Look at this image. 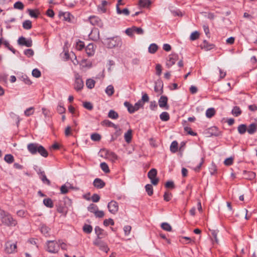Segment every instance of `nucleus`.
Masks as SVG:
<instances>
[{"label": "nucleus", "instance_id": "nucleus-1", "mask_svg": "<svg viewBox=\"0 0 257 257\" xmlns=\"http://www.w3.org/2000/svg\"><path fill=\"white\" fill-rule=\"evenodd\" d=\"M27 149L32 155H36L37 153L41 156L46 158L48 156V151L42 145L38 143H30L27 145Z\"/></svg>", "mask_w": 257, "mask_h": 257}, {"label": "nucleus", "instance_id": "nucleus-2", "mask_svg": "<svg viewBox=\"0 0 257 257\" xmlns=\"http://www.w3.org/2000/svg\"><path fill=\"white\" fill-rule=\"evenodd\" d=\"M0 219L1 222L4 225L8 226H15L17 224V221L12 215L7 212H3Z\"/></svg>", "mask_w": 257, "mask_h": 257}, {"label": "nucleus", "instance_id": "nucleus-3", "mask_svg": "<svg viewBox=\"0 0 257 257\" xmlns=\"http://www.w3.org/2000/svg\"><path fill=\"white\" fill-rule=\"evenodd\" d=\"M104 44L109 48H113L120 46L121 41L119 37H114L108 38L104 40Z\"/></svg>", "mask_w": 257, "mask_h": 257}, {"label": "nucleus", "instance_id": "nucleus-4", "mask_svg": "<svg viewBox=\"0 0 257 257\" xmlns=\"http://www.w3.org/2000/svg\"><path fill=\"white\" fill-rule=\"evenodd\" d=\"M47 250L51 253L57 252L59 249V244L56 241L49 240L47 242Z\"/></svg>", "mask_w": 257, "mask_h": 257}, {"label": "nucleus", "instance_id": "nucleus-5", "mask_svg": "<svg viewBox=\"0 0 257 257\" xmlns=\"http://www.w3.org/2000/svg\"><path fill=\"white\" fill-rule=\"evenodd\" d=\"M17 244L12 243L10 241L6 242L5 245V251L6 253L10 254L16 251Z\"/></svg>", "mask_w": 257, "mask_h": 257}, {"label": "nucleus", "instance_id": "nucleus-6", "mask_svg": "<svg viewBox=\"0 0 257 257\" xmlns=\"http://www.w3.org/2000/svg\"><path fill=\"white\" fill-rule=\"evenodd\" d=\"M84 86V83L80 76L77 74L75 75V81L74 83V89L78 91L81 90Z\"/></svg>", "mask_w": 257, "mask_h": 257}, {"label": "nucleus", "instance_id": "nucleus-7", "mask_svg": "<svg viewBox=\"0 0 257 257\" xmlns=\"http://www.w3.org/2000/svg\"><path fill=\"white\" fill-rule=\"evenodd\" d=\"M93 244L95 245L98 246L99 247L100 249H101V250H102L105 252H107L108 251V250H109V248H108L107 244L101 240L100 239H96L94 241Z\"/></svg>", "mask_w": 257, "mask_h": 257}, {"label": "nucleus", "instance_id": "nucleus-8", "mask_svg": "<svg viewBox=\"0 0 257 257\" xmlns=\"http://www.w3.org/2000/svg\"><path fill=\"white\" fill-rule=\"evenodd\" d=\"M178 59V56L176 54H172L170 55L166 62V66L168 68L171 67L173 66L176 62V61Z\"/></svg>", "mask_w": 257, "mask_h": 257}, {"label": "nucleus", "instance_id": "nucleus-9", "mask_svg": "<svg viewBox=\"0 0 257 257\" xmlns=\"http://www.w3.org/2000/svg\"><path fill=\"white\" fill-rule=\"evenodd\" d=\"M18 43L21 46L30 47L32 46V40L31 39H26L25 37L22 36L19 38Z\"/></svg>", "mask_w": 257, "mask_h": 257}, {"label": "nucleus", "instance_id": "nucleus-10", "mask_svg": "<svg viewBox=\"0 0 257 257\" xmlns=\"http://www.w3.org/2000/svg\"><path fill=\"white\" fill-rule=\"evenodd\" d=\"M107 207L109 211L114 214L117 212L118 209V203L116 201H111L108 203Z\"/></svg>", "mask_w": 257, "mask_h": 257}, {"label": "nucleus", "instance_id": "nucleus-11", "mask_svg": "<svg viewBox=\"0 0 257 257\" xmlns=\"http://www.w3.org/2000/svg\"><path fill=\"white\" fill-rule=\"evenodd\" d=\"M90 23L93 26H97L100 28L102 27L103 23L101 20L96 16H90L89 17Z\"/></svg>", "mask_w": 257, "mask_h": 257}, {"label": "nucleus", "instance_id": "nucleus-12", "mask_svg": "<svg viewBox=\"0 0 257 257\" xmlns=\"http://www.w3.org/2000/svg\"><path fill=\"white\" fill-rule=\"evenodd\" d=\"M159 106L161 108H164L165 109H169L168 105V97L166 96H161L158 101Z\"/></svg>", "mask_w": 257, "mask_h": 257}, {"label": "nucleus", "instance_id": "nucleus-13", "mask_svg": "<svg viewBox=\"0 0 257 257\" xmlns=\"http://www.w3.org/2000/svg\"><path fill=\"white\" fill-rule=\"evenodd\" d=\"M94 230H95V233L97 235V239H100L101 238H104V237H105L106 235H107L106 232H105L104 231V230H103L102 229L100 228L99 226H96L95 227Z\"/></svg>", "mask_w": 257, "mask_h": 257}, {"label": "nucleus", "instance_id": "nucleus-14", "mask_svg": "<svg viewBox=\"0 0 257 257\" xmlns=\"http://www.w3.org/2000/svg\"><path fill=\"white\" fill-rule=\"evenodd\" d=\"M93 184L95 187L98 189L102 188L105 186L104 182L98 178H96Z\"/></svg>", "mask_w": 257, "mask_h": 257}, {"label": "nucleus", "instance_id": "nucleus-15", "mask_svg": "<svg viewBox=\"0 0 257 257\" xmlns=\"http://www.w3.org/2000/svg\"><path fill=\"white\" fill-rule=\"evenodd\" d=\"M85 51L88 56H91L94 54V46L92 43L89 44L85 48Z\"/></svg>", "mask_w": 257, "mask_h": 257}, {"label": "nucleus", "instance_id": "nucleus-16", "mask_svg": "<svg viewBox=\"0 0 257 257\" xmlns=\"http://www.w3.org/2000/svg\"><path fill=\"white\" fill-rule=\"evenodd\" d=\"M124 106L127 108L128 111L130 113H133L136 111L137 110L135 109L134 105L131 104L130 102L125 101L124 103Z\"/></svg>", "mask_w": 257, "mask_h": 257}, {"label": "nucleus", "instance_id": "nucleus-17", "mask_svg": "<svg viewBox=\"0 0 257 257\" xmlns=\"http://www.w3.org/2000/svg\"><path fill=\"white\" fill-rule=\"evenodd\" d=\"M107 159L113 162L117 159V156L114 153L108 151Z\"/></svg>", "mask_w": 257, "mask_h": 257}, {"label": "nucleus", "instance_id": "nucleus-18", "mask_svg": "<svg viewBox=\"0 0 257 257\" xmlns=\"http://www.w3.org/2000/svg\"><path fill=\"white\" fill-rule=\"evenodd\" d=\"M116 12L118 14H123L125 16H128L130 14V11L126 8H125V9H123L122 10H121L119 8V7H118V6H116Z\"/></svg>", "mask_w": 257, "mask_h": 257}, {"label": "nucleus", "instance_id": "nucleus-19", "mask_svg": "<svg viewBox=\"0 0 257 257\" xmlns=\"http://www.w3.org/2000/svg\"><path fill=\"white\" fill-rule=\"evenodd\" d=\"M256 131V126L254 123L250 124L248 128H247V132L249 134H253Z\"/></svg>", "mask_w": 257, "mask_h": 257}, {"label": "nucleus", "instance_id": "nucleus-20", "mask_svg": "<svg viewBox=\"0 0 257 257\" xmlns=\"http://www.w3.org/2000/svg\"><path fill=\"white\" fill-rule=\"evenodd\" d=\"M124 137L125 141L127 143H129L131 141L132 138V130H131V129L128 130L127 131V132L126 133H125Z\"/></svg>", "mask_w": 257, "mask_h": 257}, {"label": "nucleus", "instance_id": "nucleus-21", "mask_svg": "<svg viewBox=\"0 0 257 257\" xmlns=\"http://www.w3.org/2000/svg\"><path fill=\"white\" fill-rule=\"evenodd\" d=\"M241 112L242 111L240 108L237 106L233 107L231 111L232 114L235 116H238L240 115L241 113Z\"/></svg>", "mask_w": 257, "mask_h": 257}, {"label": "nucleus", "instance_id": "nucleus-22", "mask_svg": "<svg viewBox=\"0 0 257 257\" xmlns=\"http://www.w3.org/2000/svg\"><path fill=\"white\" fill-rule=\"evenodd\" d=\"M215 113V110L214 108H209L206 111V116L208 118H211L214 115Z\"/></svg>", "mask_w": 257, "mask_h": 257}, {"label": "nucleus", "instance_id": "nucleus-23", "mask_svg": "<svg viewBox=\"0 0 257 257\" xmlns=\"http://www.w3.org/2000/svg\"><path fill=\"white\" fill-rule=\"evenodd\" d=\"M151 4V2L150 0H140L139 5L141 7L146 8L149 7Z\"/></svg>", "mask_w": 257, "mask_h": 257}, {"label": "nucleus", "instance_id": "nucleus-24", "mask_svg": "<svg viewBox=\"0 0 257 257\" xmlns=\"http://www.w3.org/2000/svg\"><path fill=\"white\" fill-rule=\"evenodd\" d=\"M237 130L240 134H244L247 131L246 125L244 124H240L237 127Z\"/></svg>", "mask_w": 257, "mask_h": 257}, {"label": "nucleus", "instance_id": "nucleus-25", "mask_svg": "<svg viewBox=\"0 0 257 257\" xmlns=\"http://www.w3.org/2000/svg\"><path fill=\"white\" fill-rule=\"evenodd\" d=\"M95 81L92 79H88L86 82V85L89 89H92L94 87Z\"/></svg>", "mask_w": 257, "mask_h": 257}, {"label": "nucleus", "instance_id": "nucleus-26", "mask_svg": "<svg viewBox=\"0 0 257 257\" xmlns=\"http://www.w3.org/2000/svg\"><path fill=\"white\" fill-rule=\"evenodd\" d=\"M103 125H105L107 126L112 127L114 128H117V125L115 124L109 120H104L102 122Z\"/></svg>", "mask_w": 257, "mask_h": 257}, {"label": "nucleus", "instance_id": "nucleus-27", "mask_svg": "<svg viewBox=\"0 0 257 257\" xmlns=\"http://www.w3.org/2000/svg\"><path fill=\"white\" fill-rule=\"evenodd\" d=\"M108 117L113 119H116L118 117V113L113 110H110L108 114Z\"/></svg>", "mask_w": 257, "mask_h": 257}, {"label": "nucleus", "instance_id": "nucleus-28", "mask_svg": "<svg viewBox=\"0 0 257 257\" xmlns=\"http://www.w3.org/2000/svg\"><path fill=\"white\" fill-rule=\"evenodd\" d=\"M44 204L49 208H52L53 207V203L52 200L50 198H46L43 200Z\"/></svg>", "mask_w": 257, "mask_h": 257}, {"label": "nucleus", "instance_id": "nucleus-29", "mask_svg": "<svg viewBox=\"0 0 257 257\" xmlns=\"http://www.w3.org/2000/svg\"><path fill=\"white\" fill-rule=\"evenodd\" d=\"M158 49V46L156 44H151L149 47V52L150 53L154 54L157 51Z\"/></svg>", "mask_w": 257, "mask_h": 257}, {"label": "nucleus", "instance_id": "nucleus-30", "mask_svg": "<svg viewBox=\"0 0 257 257\" xmlns=\"http://www.w3.org/2000/svg\"><path fill=\"white\" fill-rule=\"evenodd\" d=\"M23 27L26 30H29L32 28V22L30 20H26L23 23Z\"/></svg>", "mask_w": 257, "mask_h": 257}, {"label": "nucleus", "instance_id": "nucleus-31", "mask_svg": "<svg viewBox=\"0 0 257 257\" xmlns=\"http://www.w3.org/2000/svg\"><path fill=\"white\" fill-rule=\"evenodd\" d=\"M145 189L149 196H152L153 194V188L151 184H147L145 186Z\"/></svg>", "mask_w": 257, "mask_h": 257}, {"label": "nucleus", "instance_id": "nucleus-32", "mask_svg": "<svg viewBox=\"0 0 257 257\" xmlns=\"http://www.w3.org/2000/svg\"><path fill=\"white\" fill-rule=\"evenodd\" d=\"M105 93L108 96H111L114 93L113 86L111 85H108L105 89Z\"/></svg>", "mask_w": 257, "mask_h": 257}, {"label": "nucleus", "instance_id": "nucleus-33", "mask_svg": "<svg viewBox=\"0 0 257 257\" xmlns=\"http://www.w3.org/2000/svg\"><path fill=\"white\" fill-rule=\"evenodd\" d=\"M160 119L162 121H168L170 119V116L167 112H163L160 115Z\"/></svg>", "mask_w": 257, "mask_h": 257}, {"label": "nucleus", "instance_id": "nucleus-34", "mask_svg": "<svg viewBox=\"0 0 257 257\" xmlns=\"http://www.w3.org/2000/svg\"><path fill=\"white\" fill-rule=\"evenodd\" d=\"M83 230L85 233L89 234L92 231V227L90 225L85 224L83 227Z\"/></svg>", "mask_w": 257, "mask_h": 257}, {"label": "nucleus", "instance_id": "nucleus-35", "mask_svg": "<svg viewBox=\"0 0 257 257\" xmlns=\"http://www.w3.org/2000/svg\"><path fill=\"white\" fill-rule=\"evenodd\" d=\"M87 209L89 212L94 214V213L96 211H97V210L98 209V208L96 205L94 204H91L88 207Z\"/></svg>", "mask_w": 257, "mask_h": 257}, {"label": "nucleus", "instance_id": "nucleus-36", "mask_svg": "<svg viewBox=\"0 0 257 257\" xmlns=\"http://www.w3.org/2000/svg\"><path fill=\"white\" fill-rule=\"evenodd\" d=\"M170 150L173 153H175L178 150V143L176 141H173L170 146Z\"/></svg>", "mask_w": 257, "mask_h": 257}, {"label": "nucleus", "instance_id": "nucleus-37", "mask_svg": "<svg viewBox=\"0 0 257 257\" xmlns=\"http://www.w3.org/2000/svg\"><path fill=\"white\" fill-rule=\"evenodd\" d=\"M161 227L163 229L167 231H171L172 230L171 226L167 222L162 223L161 224Z\"/></svg>", "mask_w": 257, "mask_h": 257}, {"label": "nucleus", "instance_id": "nucleus-38", "mask_svg": "<svg viewBox=\"0 0 257 257\" xmlns=\"http://www.w3.org/2000/svg\"><path fill=\"white\" fill-rule=\"evenodd\" d=\"M4 160L6 162L9 164L12 163L14 161V157L11 154L6 155L5 156Z\"/></svg>", "mask_w": 257, "mask_h": 257}, {"label": "nucleus", "instance_id": "nucleus-39", "mask_svg": "<svg viewBox=\"0 0 257 257\" xmlns=\"http://www.w3.org/2000/svg\"><path fill=\"white\" fill-rule=\"evenodd\" d=\"M57 110L60 114H63L65 112L66 109L62 105V103L60 102L57 106Z\"/></svg>", "mask_w": 257, "mask_h": 257}, {"label": "nucleus", "instance_id": "nucleus-40", "mask_svg": "<svg viewBox=\"0 0 257 257\" xmlns=\"http://www.w3.org/2000/svg\"><path fill=\"white\" fill-rule=\"evenodd\" d=\"M20 79L23 81L26 84L30 85L32 82L27 75H23L20 78Z\"/></svg>", "mask_w": 257, "mask_h": 257}, {"label": "nucleus", "instance_id": "nucleus-41", "mask_svg": "<svg viewBox=\"0 0 257 257\" xmlns=\"http://www.w3.org/2000/svg\"><path fill=\"white\" fill-rule=\"evenodd\" d=\"M14 8L16 9L22 10L24 8V5L22 2L19 1L14 4Z\"/></svg>", "mask_w": 257, "mask_h": 257}, {"label": "nucleus", "instance_id": "nucleus-42", "mask_svg": "<svg viewBox=\"0 0 257 257\" xmlns=\"http://www.w3.org/2000/svg\"><path fill=\"white\" fill-rule=\"evenodd\" d=\"M108 152V150L105 149H101L99 153V155L101 157H103L107 159Z\"/></svg>", "mask_w": 257, "mask_h": 257}, {"label": "nucleus", "instance_id": "nucleus-43", "mask_svg": "<svg viewBox=\"0 0 257 257\" xmlns=\"http://www.w3.org/2000/svg\"><path fill=\"white\" fill-rule=\"evenodd\" d=\"M199 36V33L197 31L193 32L190 36V39L192 41L197 40Z\"/></svg>", "mask_w": 257, "mask_h": 257}, {"label": "nucleus", "instance_id": "nucleus-44", "mask_svg": "<svg viewBox=\"0 0 257 257\" xmlns=\"http://www.w3.org/2000/svg\"><path fill=\"white\" fill-rule=\"evenodd\" d=\"M172 197V195L171 193L169 192V191H166L165 192L164 195V199L166 201H169Z\"/></svg>", "mask_w": 257, "mask_h": 257}, {"label": "nucleus", "instance_id": "nucleus-45", "mask_svg": "<svg viewBox=\"0 0 257 257\" xmlns=\"http://www.w3.org/2000/svg\"><path fill=\"white\" fill-rule=\"evenodd\" d=\"M34 108L33 107H30L27 108L24 112L25 115L27 116H29L34 113Z\"/></svg>", "mask_w": 257, "mask_h": 257}, {"label": "nucleus", "instance_id": "nucleus-46", "mask_svg": "<svg viewBox=\"0 0 257 257\" xmlns=\"http://www.w3.org/2000/svg\"><path fill=\"white\" fill-rule=\"evenodd\" d=\"M91 139L94 141H99L101 139V136L97 133L92 134L91 135Z\"/></svg>", "mask_w": 257, "mask_h": 257}, {"label": "nucleus", "instance_id": "nucleus-47", "mask_svg": "<svg viewBox=\"0 0 257 257\" xmlns=\"http://www.w3.org/2000/svg\"><path fill=\"white\" fill-rule=\"evenodd\" d=\"M32 75L36 78H39L41 75V73L40 71L37 68L34 69L32 71Z\"/></svg>", "mask_w": 257, "mask_h": 257}, {"label": "nucleus", "instance_id": "nucleus-48", "mask_svg": "<svg viewBox=\"0 0 257 257\" xmlns=\"http://www.w3.org/2000/svg\"><path fill=\"white\" fill-rule=\"evenodd\" d=\"M100 167L101 168V169L105 173H108L109 172V168H108V165H107L106 163L103 162V163H101L100 164Z\"/></svg>", "mask_w": 257, "mask_h": 257}, {"label": "nucleus", "instance_id": "nucleus-49", "mask_svg": "<svg viewBox=\"0 0 257 257\" xmlns=\"http://www.w3.org/2000/svg\"><path fill=\"white\" fill-rule=\"evenodd\" d=\"M114 224V222L113 220L111 218H109L108 219H105L103 221V224H104V225H105L106 226H108L109 224H110L111 225H113Z\"/></svg>", "mask_w": 257, "mask_h": 257}, {"label": "nucleus", "instance_id": "nucleus-50", "mask_svg": "<svg viewBox=\"0 0 257 257\" xmlns=\"http://www.w3.org/2000/svg\"><path fill=\"white\" fill-rule=\"evenodd\" d=\"M133 30L134 31V33H136L139 35H142L144 33V30L141 28H138L136 27H133Z\"/></svg>", "mask_w": 257, "mask_h": 257}, {"label": "nucleus", "instance_id": "nucleus-51", "mask_svg": "<svg viewBox=\"0 0 257 257\" xmlns=\"http://www.w3.org/2000/svg\"><path fill=\"white\" fill-rule=\"evenodd\" d=\"M157 171L156 169H152L148 173V177H156Z\"/></svg>", "mask_w": 257, "mask_h": 257}, {"label": "nucleus", "instance_id": "nucleus-52", "mask_svg": "<svg viewBox=\"0 0 257 257\" xmlns=\"http://www.w3.org/2000/svg\"><path fill=\"white\" fill-rule=\"evenodd\" d=\"M60 191H61V194H65L68 192L69 189L68 188V187L67 186H65V185H63L60 187Z\"/></svg>", "mask_w": 257, "mask_h": 257}, {"label": "nucleus", "instance_id": "nucleus-53", "mask_svg": "<svg viewBox=\"0 0 257 257\" xmlns=\"http://www.w3.org/2000/svg\"><path fill=\"white\" fill-rule=\"evenodd\" d=\"M167 188L173 189L175 188L174 182L172 181H169L166 183L165 185Z\"/></svg>", "mask_w": 257, "mask_h": 257}, {"label": "nucleus", "instance_id": "nucleus-54", "mask_svg": "<svg viewBox=\"0 0 257 257\" xmlns=\"http://www.w3.org/2000/svg\"><path fill=\"white\" fill-rule=\"evenodd\" d=\"M143 105V102H142V101L139 100L137 102H136L135 104L134 107L135 108V109L137 111L140 109V108L142 107Z\"/></svg>", "mask_w": 257, "mask_h": 257}, {"label": "nucleus", "instance_id": "nucleus-55", "mask_svg": "<svg viewBox=\"0 0 257 257\" xmlns=\"http://www.w3.org/2000/svg\"><path fill=\"white\" fill-rule=\"evenodd\" d=\"M24 54L29 57L32 56L34 54V51L31 49H28L24 51Z\"/></svg>", "mask_w": 257, "mask_h": 257}, {"label": "nucleus", "instance_id": "nucleus-56", "mask_svg": "<svg viewBox=\"0 0 257 257\" xmlns=\"http://www.w3.org/2000/svg\"><path fill=\"white\" fill-rule=\"evenodd\" d=\"M50 229L46 226L43 225L41 228V232L44 235H46L49 233Z\"/></svg>", "mask_w": 257, "mask_h": 257}, {"label": "nucleus", "instance_id": "nucleus-57", "mask_svg": "<svg viewBox=\"0 0 257 257\" xmlns=\"http://www.w3.org/2000/svg\"><path fill=\"white\" fill-rule=\"evenodd\" d=\"M94 215H95L96 217L102 218V217H103L104 216V212L103 211L98 210V209L97 211H96L94 213Z\"/></svg>", "mask_w": 257, "mask_h": 257}, {"label": "nucleus", "instance_id": "nucleus-58", "mask_svg": "<svg viewBox=\"0 0 257 257\" xmlns=\"http://www.w3.org/2000/svg\"><path fill=\"white\" fill-rule=\"evenodd\" d=\"M28 12L31 17L37 18L39 13H36L34 10L28 9Z\"/></svg>", "mask_w": 257, "mask_h": 257}, {"label": "nucleus", "instance_id": "nucleus-59", "mask_svg": "<svg viewBox=\"0 0 257 257\" xmlns=\"http://www.w3.org/2000/svg\"><path fill=\"white\" fill-rule=\"evenodd\" d=\"M210 231H211L212 236H213V238L214 239L216 243H218V239L217 237L218 231L215 230H210Z\"/></svg>", "mask_w": 257, "mask_h": 257}, {"label": "nucleus", "instance_id": "nucleus-60", "mask_svg": "<svg viewBox=\"0 0 257 257\" xmlns=\"http://www.w3.org/2000/svg\"><path fill=\"white\" fill-rule=\"evenodd\" d=\"M83 106L85 108L88 109V110H92L93 108V105L92 104L89 102H85L83 103Z\"/></svg>", "mask_w": 257, "mask_h": 257}, {"label": "nucleus", "instance_id": "nucleus-61", "mask_svg": "<svg viewBox=\"0 0 257 257\" xmlns=\"http://www.w3.org/2000/svg\"><path fill=\"white\" fill-rule=\"evenodd\" d=\"M98 11L100 13H105L106 12V9L105 7L103 5H99L97 7Z\"/></svg>", "mask_w": 257, "mask_h": 257}, {"label": "nucleus", "instance_id": "nucleus-62", "mask_svg": "<svg viewBox=\"0 0 257 257\" xmlns=\"http://www.w3.org/2000/svg\"><path fill=\"white\" fill-rule=\"evenodd\" d=\"M224 163L226 166H230L233 163V158L232 157H230L227 158L224 161Z\"/></svg>", "mask_w": 257, "mask_h": 257}, {"label": "nucleus", "instance_id": "nucleus-63", "mask_svg": "<svg viewBox=\"0 0 257 257\" xmlns=\"http://www.w3.org/2000/svg\"><path fill=\"white\" fill-rule=\"evenodd\" d=\"M91 200L93 202H97L100 200V196L97 194H94L91 197Z\"/></svg>", "mask_w": 257, "mask_h": 257}, {"label": "nucleus", "instance_id": "nucleus-64", "mask_svg": "<svg viewBox=\"0 0 257 257\" xmlns=\"http://www.w3.org/2000/svg\"><path fill=\"white\" fill-rule=\"evenodd\" d=\"M76 48L78 50H81L84 47V44L83 42L79 41L76 44Z\"/></svg>", "mask_w": 257, "mask_h": 257}]
</instances>
